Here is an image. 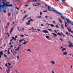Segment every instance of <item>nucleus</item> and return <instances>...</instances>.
Wrapping results in <instances>:
<instances>
[{
	"label": "nucleus",
	"instance_id": "nucleus-46",
	"mask_svg": "<svg viewBox=\"0 0 73 73\" xmlns=\"http://www.w3.org/2000/svg\"><path fill=\"white\" fill-rule=\"evenodd\" d=\"M52 22H53V24H55L56 23L54 21H52Z\"/></svg>",
	"mask_w": 73,
	"mask_h": 73
},
{
	"label": "nucleus",
	"instance_id": "nucleus-52",
	"mask_svg": "<svg viewBox=\"0 0 73 73\" xmlns=\"http://www.w3.org/2000/svg\"><path fill=\"white\" fill-rule=\"evenodd\" d=\"M19 42H21L22 41V39L20 40L19 41Z\"/></svg>",
	"mask_w": 73,
	"mask_h": 73
},
{
	"label": "nucleus",
	"instance_id": "nucleus-21",
	"mask_svg": "<svg viewBox=\"0 0 73 73\" xmlns=\"http://www.w3.org/2000/svg\"><path fill=\"white\" fill-rule=\"evenodd\" d=\"M53 35H54V36H55V37H57V35H56V34H55L54 33L53 34Z\"/></svg>",
	"mask_w": 73,
	"mask_h": 73
},
{
	"label": "nucleus",
	"instance_id": "nucleus-56",
	"mask_svg": "<svg viewBox=\"0 0 73 73\" xmlns=\"http://www.w3.org/2000/svg\"><path fill=\"white\" fill-rule=\"evenodd\" d=\"M15 12H14V13L13 14V15H12V16H14V15H15Z\"/></svg>",
	"mask_w": 73,
	"mask_h": 73
},
{
	"label": "nucleus",
	"instance_id": "nucleus-57",
	"mask_svg": "<svg viewBox=\"0 0 73 73\" xmlns=\"http://www.w3.org/2000/svg\"><path fill=\"white\" fill-rule=\"evenodd\" d=\"M55 27L56 28H58V25L55 26Z\"/></svg>",
	"mask_w": 73,
	"mask_h": 73
},
{
	"label": "nucleus",
	"instance_id": "nucleus-27",
	"mask_svg": "<svg viewBox=\"0 0 73 73\" xmlns=\"http://www.w3.org/2000/svg\"><path fill=\"white\" fill-rule=\"evenodd\" d=\"M57 35H60V36H62V35L60 33H57Z\"/></svg>",
	"mask_w": 73,
	"mask_h": 73
},
{
	"label": "nucleus",
	"instance_id": "nucleus-28",
	"mask_svg": "<svg viewBox=\"0 0 73 73\" xmlns=\"http://www.w3.org/2000/svg\"><path fill=\"white\" fill-rule=\"evenodd\" d=\"M27 52L29 51L30 52H31V50H30V49H29L27 50Z\"/></svg>",
	"mask_w": 73,
	"mask_h": 73
},
{
	"label": "nucleus",
	"instance_id": "nucleus-20",
	"mask_svg": "<svg viewBox=\"0 0 73 73\" xmlns=\"http://www.w3.org/2000/svg\"><path fill=\"white\" fill-rule=\"evenodd\" d=\"M61 27L62 28V29H64V26L62 24L61 25Z\"/></svg>",
	"mask_w": 73,
	"mask_h": 73
},
{
	"label": "nucleus",
	"instance_id": "nucleus-12",
	"mask_svg": "<svg viewBox=\"0 0 73 73\" xmlns=\"http://www.w3.org/2000/svg\"><path fill=\"white\" fill-rule=\"evenodd\" d=\"M50 62L52 63L53 65H54L55 64V62L54 61H51Z\"/></svg>",
	"mask_w": 73,
	"mask_h": 73
},
{
	"label": "nucleus",
	"instance_id": "nucleus-10",
	"mask_svg": "<svg viewBox=\"0 0 73 73\" xmlns=\"http://www.w3.org/2000/svg\"><path fill=\"white\" fill-rule=\"evenodd\" d=\"M31 21H34V20L33 19H31L29 20L28 21V23H30Z\"/></svg>",
	"mask_w": 73,
	"mask_h": 73
},
{
	"label": "nucleus",
	"instance_id": "nucleus-64",
	"mask_svg": "<svg viewBox=\"0 0 73 73\" xmlns=\"http://www.w3.org/2000/svg\"><path fill=\"white\" fill-rule=\"evenodd\" d=\"M28 5H25V7H28Z\"/></svg>",
	"mask_w": 73,
	"mask_h": 73
},
{
	"label": "nucleus",
	"instance_id": "nucleus-31",
	"mask_svg": "<svg viewBox=\"0 0 73 73\" xmlns=\"http://www.w3.org/2000/svg\"><path fill=\"white\" fill-rule=\"evenodd\" d=\"M33 5V7H35V6H38V5H34L33 4H32Z\"/></svg>",
	"mask_w": 73,
	"mask_h": 73
},
{
	"label": "nucleus",
	"instance_id": "nucleus-4",
	"mask_svg": "<svg viewBox=\"0 0 73 73\" xmlns=\"http://www.w3.org/2000/svg\"><path fill=\"white\" fill-rule=\"evenodd\" d=\"M27 16H28V15H25V16L23 17V19L21 20V22H20V24H22V23H23V21H24V19L26 18Z\"/></svg>",
	"mask_w": 73,
	"mask_h": 73
},
{
	"label": "nucleus",
	"instance_id": "nucleus-2",
	"mask_svg": "<svg viewBox=\"0 0 73 73\" xmlns=\"http://www.w3.org/2000/svg\"><path fill=\"white\" fill-rule=\"evenodd\" d=\"M3 1L2 2V3H3V5H0V12H1V10H2V8H3L4 7H5V6L4 5L5 4H7L5 3V2L4 1V0H2Z\"/></svg>",
	"mask_w": 73,
	"mask_h": 73
},
{
	"label": "nucleus",
	"instance_id": "nucleus-44",
	"mask_svg": "<svg viewBox=\"0 0 73 73\" xmlns=\"http://www.w3.org/2000/svg\"><path fill=\"white\" fill-rule=\"evenodd\" d=\"M10 31H13V27L11 28Z\"/></svg>",
	"mask_w": 73,
	"mask_h": 73
},
{
	"label": "nucleus",
	"instance_id": "nucleus-61",
	"mask_svg": "<svg viewBox=\"0 0 73 73\" xmlns=\"http://www.w3.org/2000/svg\"><path fill=\"white\" fill-rule=\"evenodd\" d=\"M69 42L70 45H72V43H71V42Z\"/></svg>",
	"mask_w": 73,
	"mask_h": 73
},
{
	"label": "nucleus",
	"instance_id": "nucleus-23",
	"mask_svg": "<svg viewBox=\"0 0 73 73\" xmlns=\"http://www.w3.org/2000/svg\"><path fill=\"white\" fill-rule=\"evenodd\" d=\"M51 27H54V26L53 25V24H51L50 25Z\"/></svg>",
	"mask_w": 73,
	"mask_h": 73
},
{
	"label": "nucleus",
	"instance_id": "nucleus-49",
	"mask_svg": "<svg viewBox=\"0 0 73 73\" xmlns=\"http://www.w3.org/2000/svg\"><path fill=\"white\" fill-rule=\"evenodd\" d=\"M40 15H42V12H40Z\"/></svg>",
	"mask_w": 73,
	"mask_h": 73
},
{
	"label": "nucleus",
	"instance_id": "nucleus-48",
	"mask_svg": "<svg viewBox=\"0 0 73 73\" xmlns=\"http://www.w3.org/2000/svg\"><path fill=\"white\" fill-rule=\"evenodd\" d=\"M42 21H44V22H46V20H43Z\"/></svg>",
	"mask_w": 73,
	"mask_h": 73
},
{
	"label": "nucleus",
	"instance_id": "nucleus-24",
	"mask_svg": "<svg viewBox=\"0 0 73 73\" xmlns=\"http://www.w3.org/2000/svg\"><path fill=\"white\" fill-rule=\"evenodd\" d=\"M7 54H10V52H9V50H8Z\"/></svg>",
	"mask_w": 73,
	"mask_h": 73
},
{
	"label": "nucleus",
	"instance_id": "nucleus-33",
	"mask_svg": "<svg viewBox=\"0 0 73 73\" xmlns=\"http://www.w3.org/2000/svg\"><path fill=\"white\" fill-rule=\"evenodd\" d=\"M14 0L15 1H17H17H20V0Z\"/></svg>",
	"mask_w": 73,
	"mask_h": 73
},
{
	"label": "nucleus",
	"instance_id": "nucleus-43",
	"mask_svg": "<svg viewBox=\"0 0 73 73\" xmlns=\"http://www.w3.org/2000/svg\"><path fill=\"white\" fill-rule=\"evenodd\" d=\"M48 30L49 31H50V32H51L52 31V30L50 29H48Z\"/></svg>",
	"mask_w": 73,
	"mask_h": 73
},
{
	"label": "nucleus",
	"instance_id": "nucleus-45",
	"mask_svg": "<svg viewBox=\"0 0 73 73\" xmlns=\"http://www.w3.org/2000/svg\"><path fill=\"white\" fill-rule=\"evenodd\" d=\"M36 4H38V5H41V4L38 3H36Z\"/></svg>",
	"mask_w": 73,
	"mask_h": 73
},
{
	"label": "nucleus",
	"instance_id": "nucleus-58",
	"mask_svg": "<svg viewBox=\"0 0 73 73\" xmlns=\"http://www.w3.org/2000/svg\"><path fill=\"white\" fill-rule=\"evenodd\" d=\"M13 40V39H11V40H10V41L11 42V41H12Z\"/></svg>",
	"mask_w": 73,
	"mask_h": 73
},
{
	"label": "nucleus",
	"instance_id": "nucleus-34",
	"mask_svg": "<svg viewBox=\"0 0 73 73\" xmlns=\"http://www.w3.org/2000/svg\"><path fill=\"white\" fill-rule=\"evenodd\" d=\"M60 39L61 40V41H62L63 40V39L61 38H60Z\"/></svg>",
	"mask_w": 73,
	"mask_h": 73
},
{
	"label": "nucleus",
	"instance_id": "nucleus-51",
	"mask_svg": "<svg viewBox=\"0 0 73 73\" xmlns=\"http://www.w3.org/2000/svg\"><path fill=\"white\" fill-rule=\"evenodd\" d=\"M48 17H49V16H45V17L46 18V19H47V18Z\"/></svg>",
	"mask_w": 73,
	"mask_h": 73
},
{
	"label": "nucleus",
	"instance_id": "nucleus-54",
	"mask_svg": "<svg viewBox=\"0 0 73 73\" xmlns=\"http://www.w3.org/2000/svg\"><path fill=\"white\" fill-rule=\"evenodd\" d=\"M38 18H41V16H38Z\"/></svg>",
	"mask_w": 73,
	"mask_h": 73
},
{
	"label": "nucleus",
	"instance_id": "nucleus-55",
	"mask_svg": "<svg viewBox=\"0 0 73 73\" xmlns=\"http://www.w3.org/2000/svg\"><path fill=\"white\" fill-rule=\"evenodd\" d=\"M29 1H27V2H26L27 4H28V3H29Z\"/></svg>",
	"mask_w": 73,
	"mask_h": 73
},
{
	"label": "nucleus",
	"instance_id": "nucleus-25",
	"mask_svg": "<svg viewBox=\"0 0 73 73\" xmlns=\"http://www.w3.org/2000/svg\"><path fill=\"white\" fill-rule=\"evenodd\" d=\"M4 57H7V53H6L5 54H4Z\"/></svg>",
	"mask_w": 73,
	"mask_h": 73
},
{
	"label": "nucleus",
	"instance_id": "nucleus-41",
	"mask_svg": "<svg viewBox=\"0 0 73 73\" xmlns=\"http://www.w3.org/2000/svg\"><path fill=\"white\" fill-rule=\"evenodd\" d=\"M26 43H27L25 42H24L23 43H22V44L23 45V44H26Z\"/></svg>",
	"mask_w": 73,
	"mask_h": 73
},
{
	"label": "nucleus",
	"instance_id": "nucleus-47",
	"mask_svg": "<svg viewBox=\"0 0 73 73\" xmlns=\"http://www.w3.org/2000/svg\"><path fill=\"white\" fill-rule=\"evenodd\" d=\"M8 64H9V66H11V64L10 63H9Z\"/></svg>",
	"mask_w": 73,
	"mask_h": 73
},
{
	"label": "nucleus",
	"instance_id": "nucleus-6",
	"mask_svg": "<svg viewBox=\"0 0 73 73\" xmlns=\"http://www.w3.org/2000/svg\"><path fill=\"white\" fill-rule=\"evenodd\" d=\"M3 52L2 51L0 52V57L1 58V56H3Z\"/></svg>",
	"mask_w": 73,
	"mask_h": 73
},
{
	"label": "nucleus",
	"instance_id": "nucleus-7",
	"mask_svg": "<svg viewBox=\"0 0 73 73\" xmlns=\"http://www.w3.org/2000/svg\"><path fill=\"white\" fill-rule=\"evenodd\" d=\"M68 53H67V52L66 51H65V52H63V54L64 56H66Z\"/></svg>",
	"mask_w": 73,
	"mask_h": 73
},
{
	"label": "nucleus",
	"instance_id": "nucleus-59",
	"mask_svg": "<svg viewBox=\"0 0 73 73\" xmlns=\"http://www.w3.org/2000/svg\"><path fill=\"white\" fill-rule=\"evenodd\" d=\"M38 3H41V1H38Z\"/></svg>",
	"mask_w": 73,
	"mask_h": 73
},
{
	"label": "nucleus",
	"instance_id": "nucleus-37",
	"mask_svg": "<svg viewBox=\"0 0 73 73\" xmlns=\"http://www.w3.org/2000/svg\"><path fill=\"white\" fill-rule=\"evenodd\" d=\"M61 1L62 3H65V0H61Z\"/></svg>",
	"mask_w": 73,
	"mask_h": 73
},
{
	"label": "nucleus",
	"instance_id": "nucleus-1",
	"mask_svg": "<svg viewBox=\"0 0 73 73\" xmlns=\"http://www.w3.org/2000/svg\"><path fill=\"white\" fill-rule=\"evenodd\" d=\"M48 10L50 11H52L51 10H50V9L52 10V11L54 12L55 13H57V14H59V15H60V16H62V14L61 13H60V12H58V11H56L53 8H51L50 6H48Z\"/></svg>",
	"mask_w": 73,
	"mask_h": 73
},
{
	"label": "nucleus",
	"instance_id": "nucleus-40",
	"mask_svg": "<svg viewBox=\"0 0 73 73\" xmlns=\"http://www.w3.org/2000/svg\"><path fill=\"white\" fill-rule=\"evenodd\" d=\"M43 12H47V10H45L44 11H43Z\"/></svg>",
	"mask_w": 73,
	"mask_h": 73
},
{
	"label": "nucleus",
	"instance_id": "nucleus-60",
	"mask_svg": "<svg viewBox=\"0 0 73 73\" xmlns=\"http://www.w3.org/2000/svg\"><path fill=\"white\" fill-rule=\"evenodd\" d=\"M16 8H17V10H19V8L17 7Z\"/></svg>",
	"mask_w": 73,
	"mask_h": 73
},
{
	"label": "nucleus",
	"instance_id": "nucleus-53",
	"mask_svg": "<svg viewBox=\"0 0 73 73\" xmlns=\"http://www.w3.org/2000/svg\"><path fill=\"white\" fill-rule=\"evenodd\" d=\"M10 47H11V48H12V47H13V45H11V46H10Z\"/></svg>",
	"mask_w": 73,
	"mask_h": 73
},
{
	"label": "nucleus",
	"instance_id": "nucleus-42",
	"mask_svg": "<svg viewBox=\"0 0 73 73\" xmlns=\"http://www.w3.org/2000/svg\"><path fill=\"white\" fill-rule=\"evenodd\" d=\"M11 52H12V53H13V51L12 50H11Z\"/></svg>",
	"mask_w": 73,
	"mask_h": 73
},
{
	"label": "nucleus",
	"instance_id": "nucleus-3",
	"mask_svg": "<svg viewBox=\"0 0 73 73\" xmlns=\"http://www.w3.org/2000/svg\"><path fill=\"white\" fill-rule=\"evenodd\" d=\"M4 5L5 7H4L5 9H7L8 8V7H12L13 5L12 4H11L10 5H8L7 4H5V3L4 4Z\"/></svg>",
	"mask_w": 73,
	"mask_h": 73
},
{
	"label": "nucleus",
	"instance_id": "nucleus-16",
	"mask_svg": "<svg viewBox=\"0 0 73 73\" xmlns=\"http://www.w3.org/2000/svg\"><path fill=\"white\" fill-rule=\"evenodd\" d=\"M24 27L22 28L21 30V31H22V32H24Z\"/></svg>",
	"mask_w": 73,
	"mask_h": 73
},
{
	"label": "nucleus",
	"instance_id": "nucleus-11",
	"mask_svg": "<svg viewBox=\"0 0 73 73\" xmlns=\"http://www.w3.org/2000/svg\"><path fill=\"white\" fill-rule=\"evenodd\" d=\"M64 23H65V27H66V28H67V27H67V25H68V23H67L66 22H64Z\"/></svg>",
	"mask_w": 73,
	"mask_h": 73
},
{
	"label": "nucleus",
	"instance_id": "nucleus-29",
	"mask_svg": "<svg viewBox=\"0 0 73 73\" xmlns=\"http://www.w3.org/2000/svg\"><path fill=\"white\" fill-rule=\"evenodd\" d=\"M66 35H69H69H70V34L68 33V32H66Z\"/></svg>",
	"mask_w": 73,
	"mask_h": 73
},
{
	"label": "nucleus",
	"instance_id": "nucleus-26",
	"mask_svg": "<svg viewBox=\"0 0 73 73\" xmlns=\"http://www.w3.org/2000/svg\"><path fill=\"white\" fill-rule=\"evenodd\" d=\"M4 12V13H6V11L5 10H4L3 11V13Z\"/></svg>",
	"mask_w": 73,
	"mask_h": 73
},
{
	"label": "nucleus",
	"instance_id": "nucleus-5",
	"mask_svg": "<svg viewBox=\"0 0 73 73\" xmlns=\"http://www.w3.org/2000/svg\"><path fill=\"white\" fill-rule=\"evenodd\" d=\"M17 38V35L16 36H15V37H12V38H13V40H15V41H16V38Z\"/></svg>",
	"mask_w": 73,
	"mask_h": 73
},
{
	"label": "nucleus",
	"instance_id": "nucleus-15",
	"mask_svg": "<svg viewBox=\"0 0 73 73\" xmlns=\"http://www.w3.org/2000/svg\"><path fill=\"white\" fill-rule=\"evenodd\" d=\"M19 49H20L19 47H17V49H15V51H17V50L18 51L19 50Z\"/></svg>",
	"mask_w": 73,
	"mask_h": 73
},
{
	"label": "nucleus",
	"instance_id": "nucleus-18",
	"mask_svg": "<svg viewBox=\"0 0 73 73\" xmlns=\"http://www.w3.org/2000/svg\"><path fill=\"white\" fill-rule=\"evenodd\" d=\"M66 50V48H63V49H62V51H63L64 50Z\"/></svg>",
	"mask_w": 73,
	"mask_h": 73
},
{
	"label": "nucleus",
	"instance_id": "nucleus-63",
	"mask_svg": "<svg viewBox=\"0 0 73 73\" xmlns=\"http://www.w3.org/2000/svg\"><path fill=\"white\" fill-rule=\"evenodd\" d=\"M17 58L19 59V56L17 57Z\"/></svg>",
	"mask_w": 73,
	"mask_h": 73
},
{
	"label": "nucleus",
	"instance_id": "nucleus-50",
	"mask_svg": "<svg viewBox=\"0 0 73 73\" xmlns=\"http://www.w3.org/2000/svg\"><path fill=\"white\" fill-rule=\"evenodd\" d=\"M68 46H69V47H70V48H71V47H72V46H71V45H70V44H69Z\"/></svg>",
	"mask_w": 73,
	"mask_h": 73
},
{
	"label": "nucleus",
	"instance_id": "nucleus-17",
	"mask_svg": "<svg viewBox=\"0 0 73 73\" xmlns=\"http://www.w3.org/2000/svg\"><path fill=\"white\" fill-rule=\"evenodd\" d=\"M59 21L60 23H61V24H62V21L61 20V19H59Z\"/></svg>",
	"mask_w": 73,
	"mask_h": 73
},
{
	"label": "nucleus",
	"instance_id": "nucleus-35",
	"mask_svg": "<svg viewBox=\"0 0 73 73\" xmlns=\"http://www.w3.org/2000/svg\"><path fill=\"white\" fill-rule=\"evenodd\" d=\"M17 29H18L19 32H20V30H19V27H18L17 28Z\"/></svg>",
	"mask_w": 73,
	"mask_h": 73
},
{
	"label": "nucleus",
	"instance_id": "nucleus-22",
	"mask_svg": "<svg viewBox=\"0 0 73 73\" xmlns=\"http://www.w3.org/2000/svg\"><path fill=\"white\" fill-rule=\"evenodd\" d=\"M26 24L27 25H30V23L29 22L28 23L27 22Z\"/></svg>",
	"mask_w": 73,
	"mask_h": 73
},
{
	"label": "nucleus",
	"instance_id": "nucleus-36",
	"mask_svg": "<svg viewBox=\"0 0 73 73\" xmlns=\"http://www.w3.org/2000/svg\"><path fill=\"white\" fill-rule=\"evenodd\" d=\"M33 2H36V0H33L32 1Z\"/></svg>",
	"mask_w": 73,
	"mask_h": 73
},
{
	"label": "nucleus",
	"instance_id": "nucleus-19",
	"mask_svg": "<svg viewBox=\"0 0 73 73\" xmlns=\"http://www.w3.org/2000/svg\"><path fill=\"white\" fill-rule=\"evenodd\" d=\"M46 37L48 40H49V36H46Z\"/></svg>",
	"mask_w": 73,
	"mask_h": 73
},
{
	"label": "nucleus",
	"instance_id": "nucleus-9",
	"mask_svg": "<svg viewBox=\"0 0 73 73\" xmlns=\"http://www.w3.org/2000/svg\"><path fill=\"white\" fill-rule=\"evenodd\" d=\"M42 32H43L44 33H48V31H47L46 30H43L42 31Z\"/></svg>",
	"mask_w": 73,
	"mask_h": 73
},
{
	"label": "nucleus",
	"instance_id": "nucleus-13",
	"mask_svg": "<svg viewBox=\"0 0 73 73\" xmlns=\"http://www.w3.org/2000/svg\"><path fill=\"white\" fill-rule=\"evenodd\" d=\"M7 36H5V38L6 39L7 38V36H8V38L9 37V34L8 33H7Z\"/></svg>",
	"mask_w": 73,
	"mask_h": 73
},
{
	"label": "nucleus",
	"instance_id": "nucleus-62",
	"mask_svg": "<svg viewBox=\"0 0 73 73\" xmlns=\"http://www.w3.org/2000/svg\"><path fill=\"white\" fill-rule=\"evenodd\" d=\"M41 26H44V25H43L42 24H41Z\"/></svg>",
	"mask_w": 73,
	"mask_h": 73
},
{
	"label": "nucleus",
	"instance_id": "nucleus-14",
	"mask_svg": "<svg viewBox=\"0 0 73 73\" xmlns=\"http://www.w3.org/2000/svg\"><path fill=\"white\" fill-rule=\"evenodd\" d=\"M9 71H10V69H8L7 70H6V72L7 73H9Z\"/></svg>",
	"mask_w": 73,
	"mask_h": 73
},
{
	"label": "nucleus",
	"instance_id": "nucleus-8",
	"mask_svg": "<svg viewBox=\"0 0 73 73\" xmlns=\"http://www.w3.org/2000/svg\"><path fill=\"white\" fill-rule=\"evenodd\" d=\"M67 28L69 31L72 32V31H71V29H70V28H68V27H67Z\"/></svg>",
	"mask_w": 73,
	"mask_h": 73
},
{
	"label": "nucleus",
	"instance_id": "nucleus-32",
	"mask_svg": "<svg viewBox=\"0 0 73 73\" xmlns=\"http://www.w3.org/2000/svg\"><path fill=\"white\" fill-rule=\"evenodd\" d=\"M61 18H62L63 19H64V16H61Z\"/></svg>",
	"mask_w": 73,
	"mask_h": 73
},
{
	"label": "nucleus",
	"instance_id": "nucleus-38",
	"mask_svg": "<svg viewBox=\"0 0 73 73\" xmlns=\"http://www.w3.org/2000/svg\"><path fill=\"white\" fill-rule=\"evenodd\" d=\"M20 36L21 37H24V35H20Z\"/></svg>",
	"mask_w": 73,
	"mask_h": 73
},
{
	"label": "nucleus",
	"instance_id": "nucleus-30",
	"mask_svg": "<svg viewBox=\"0 0 73 73\" xmlns=\"http://www.w3.org/2000/svg\"><path fill=\"white\" fill-rule=\"evenodd\" d=\"M8 17H9L10 15H11V13H8Z\"/></svg>",
	"mask_w": 73,
	"mask_h": 73
},
{
	"label": "nucleus",
	"instance_id": "nucleus-39",
	"mask_svg": "<svg viewBox=\"0 0 73 73\" xmlns=\"http://www.w3.org/2000/svg\"><path fill=\"white\" fill-rule=\"evenodd\" d=\"M17 52H16L15 51H14V54H16L17 53Z\"/></svg>",
	"mask_w": 73,
	"mask_h": 73
}]
</instances>
